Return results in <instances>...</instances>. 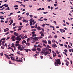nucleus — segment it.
Returning <instances> with one entry per match:
<instances>
[{
    "label": "nucleus",
    "mask_w": 73,
    "mask_h": 73,
    "mask_svg": "<svg viewBox=\"0 0 73 73\" xmlns=\"http://www.w3.org/2000/svg\"><path fill=\"white\" fill-rule=\"evenodd\" d=\"M6 35H8V34H9V32H8L7 33H5Z\"/></svg>",
    "instance_id": "nucleus-55"
},
{
    "label": "nucleus",
    "mask_w": 73,
    "mask_h": 73,
    "mask_svg": "<svg viewBox=\"0 0 73 73\" xmlns=\"http://www.w3.org/2000/svg\"><path fill=\"white\" fill-rule=\"evenodd\" d=\"M58 57H61V56L60 55L58 54Z\"/></svg>",
    "instance_id": "nucleus-61"
},
{
    "label": "nucleus",
    "mask_w": 73,
    "mask_h": 73,
    "mask_svg": "<svg viewBox=\"0 0 73 73\" xmlns=\"http://www.w3.org/2000/svg\"><path fill=\"white\" fill-rule=\"evenodd\" d=\"M26 14L27 16H29V13L28 12L26 13Z\"/></svg>",
    "instance_id": "nucleus-35"
},
{
    "label": "nucleus",
    "mask_w": 73,
    "mask_h": 73,
    "mask_svg": "<svg viewBox=\"0 0 73 73\" xmlns=\"http://www.w3.org/2000/svg\"><path fill=\"white\" fill-rule=\"evenodd\" d=\"M42 27H45V24H43L42 25Z\"/></svg>",
    "instance_id": "nucleus-42"
},
{
    "label": "nucleus",
    "mask_w": 73,
    "mask_h": 73,
    "mask_svg": "<svg viewBox=\"0 0 73 73\" xmlns=\"http://www.w3.org/2000/svg\"><path fill=\"white\" fill-rule=\"evenodd\" d=\"M32 51H34L35 52V51H36V50H37V49L35 48H33L32 49Z\"/></svg>",
    "instance_id": "nucleus-13"
},
{
    "label": "nucleus",
    "mask_w": 73,
    "mask_h": 73,
    "mask_svg": "<svg viewBox=\"0 0 73 73\" xmlns=\"http://www.w3.org/2000/svg\"><path fill=\"white\" fill-rule=\"evenodd\" d=\"M25 44H26L27 45V46H29L31 44V43H30L27 42V43H25Z\"/></svg>",
    "instance_id": "nucleus-12"
},
{
    "label": "nucleus",
    "mask_w": 73,
    "mask_h": 73,
    "mask_svg": "<svg viewBox=\"0 0 73 73\" xmlns=\"http://www.w3.org/2000/svg\"><path fill=\"white\" fill-rule=\"evenodd\" d=\"M31 38H33V39H34L35 40V41H37V37H34V38H32V37H31Z\"/></svg>",
    "instance_id": "nucleus-14"
},
{
    "label": "nucleus",
    "mask_w": 73,
    "mask_h": 73,
    "mask_svg": "<svg viewBox=\"0 0 73 73\" xmlns=\"http://www.w3.org/2000/svg\"><path fill=\"white\" fill-rule=\"evenodd\" d=\"M47 1L49 2L50 1H51L52 2L53 1L52 0H47Z\"/></svg>",
    "instance_id": "nucleus-38"
},
{
    "label": "nucleus",
    "mask_w": 73,
    "mask_h": 73,
    "mask_svg": "<svg viewBox=\"0 0 73 73\" xmlns=\"http://www.w3.org/2000/svg\"><path fill=\"white\" fill-rule=\"evenodd\" d=\"M59 44L60 45V46H63V44H60V42H59Z\"/></svg>",
    "instance_id": "nucleus-41"
},
{
    "label": "nucleus",
    "mask_w": 73,
    "mask_h": 73,
    "mask_svg": "<svg viewBox=\"0 0 73 73\" xmlns=\"http://www.w3.org/2000/svg\"><path fill=\"white\" fill-rule=\"evenodd\" d=\"M64 62H66L67 63H68V64H70L69 62L68 61H67L66 60H64Z\"/></svg>",
    "instance_id": "nucleus-19"
},
{
    "label": "nucleus",
    "mask_w": 73,
    "mask_h": 73,
    "mask_svg": "<svg viewBox=\"0 0 73 73\" xmlns=\"http://www.w3.org/2000/svg\"><path fill=\"white\" fill-rule=\"evenodd\" d=\"M19 7V6L18 5H15L13 7L14 8H16V7Z\"/></svg>",
    "instance_id": "nucleus-25"
},
{
    "label": "nucleus",
    "mask_w": 73,
    "mask_h": 73,
    "mask_svg": "<svg viewBox=\"0 0 73 73\" xmlns=\"http://www.w3.org/2000/svg\"><path fill=\"white\" fill-rule=\"evenodd\" d=\"M68 47L69 48H71V46H69V45H68Z\"/></svg>",
    "instance_id": "nucleus-54"
},
{
    "label": "nucleus",
    "mask_w": 73,
    "mask_h": 73,
    "mask_svg": "<svg viewBox=\"0 0 73 73\" xmlns=\"http://www.w3.org/2000/svg\"><path fill=\"white\" fill-rule=\"evenodd\" d=\"M10 58L11 60H13L14 62L15 61V58H13L12 56H11Z\"/></svg>",
    "instance_id": "nucleus-7"
},
{
    "label": "nucleus",
    "mask_w": 73,
    "mask_h": 73,
    "mask_svg": "<svg viewBox=\"0 0 73 73\" xmlns=\"http://www.w3.org/2000/svg\"><path fill=\"white\" fill-rule=\"evenodd\" d=\"M6 31H7L9 30V29H8V28H6Z\"/></svg>",
    "instance_id": "nucleus-48"
},
{
    "label": "nucleus",
    "mask_w": 73,
    "mask_h": 73,
    "mask_svg": "<svg viewBox=\"0 0 73 73\" xmlns=\"http://www.w3.org/2000/svg\"><path fill=\"white\" fill-rule=\"evenodd\" d=\"M30 40V38H27V42H29Z\"/></svg>",
    "instance_id": "nucleus-26"
},
{
    "label": "nucleus",
    "mask_w": 73,
    "mask_h": 73,
    "mask_svg": "<svg viewBox=\"0 0 73 73\" xmlns=\"http://www.w3.org/2000/svg\"><path fill=\"white\" fill-rule=\"evenodd\" d=\"M54 38H57V36L55 35L54 36Z\"/></svg>",
    "instance_id": "nucleus-51"
},
{
    "label": "nucleus",
    "mask_w": 73,
    "mask_h": 73,
    "mask_svg": "<svg viewBox=\"0 0 73 73\" xmlns=\"http://www.w3.org/2000/svg\"><path fill=\"white\" fill-rule=\"evenodd\" d=\"M50 28H54V27L53 26H50Z\"/></svg>",
    "instance_id": "nucleus-56"
},
{
    "label": "nucleus",
    "mask_w": 73,
    "mask_h": 73,
    "mask_svg": "<svg viewBox=\"0 0 73 73\" xmlns=\"http://www.w3.org/2000/svg\"><path fill=\"white\" fill-rule=\"evenodd\" d=\"M37 47H39V48H41V46L40 45H38L37 46Z\"/></svg>",
    "instance_id": "nucleus-47"
},
{
    "label": "nucleus",
    "mask_w": 73,
    "mask_h": 73,
    "mask_svg": "<svg viewBox=\"0 0 73 73\" xmlns=\"http://www.w3.org/2000/svg\"><path fill=\"white\" fill-rule=\"evenodd\" d=\"M23 21L24 23H28V21H27V20H25V19H24L23 20Z\"/></svg>",
    "instance_id": "nucleus-9"
},
{
    "label": "nucleus",
    "mask_w": 73,
    "mask_h": 73,
    "mask_svg": "<svg viewBox=\"0 0 73 73\" xmlns=\"http://www.w3.org/2000/svg\"><path fill=\"white\" fill-rule=\"evenodd\" d=\"M47 49L49 50V51L50 52H52V50L50 49H49L47 47Z\"/></svg>",
    "instance_id": "nucleus-27"
},
{
    "label": "nucleus",
    "mask_w": 73,
    "mask_h": 73,
    "mask_svg": "<svg viewBox=\"0 0 73 73\" xmlns=\"http://www.w3.org/2000/svg\"><path fill=\"white\" fill-rule=\"evenodd\" d=\"M3 17H3V16H0V19H4V18H3Z\"/></svg>",
    "instance_id": "nucleus-50"
},
{
    "label": "nucleus",
    "mask_w": 73,
    "mask_h": 73,
    "mask_svg": "<svg viewBox=\"0 0 73 73\" xmlns=\"http://www.w3.org/2000/svg\"><path fill=\"white\" fill-rule=\"evenodd\" d=\"M21 48V46H19L18 47V49H20Z\"/></svg>",
    "instance_id": "nucleus-34"
},
{
    "label": "nucleus",
    "mask_w": 73,
    "mask_h": 73,
    "mask_svg": "<svg viewBox=\"0 0 73 73\" xmlns=\"http://www.w3.org/2000/svg\"><path fill=\"white\" fill-rule=\"evenodd\" d=\"M54 65L55 66H59L58 65H61V62L60 59H57L56 62H55Z\"/></svg>",
    "instance_id": "nucleus-1"
},
{
    "label": "nucleus",
    "mask_w": 73,
    "mask_h": 73,
    "mask_svg": "<svg viewBox=\"0 0 73 73\" xmlns=\"http://www.w3.org/2000/svg\"><path fill=\"white\" fill-rule=\"evenodd\" d=\"M16 38L15 36H13L11 37V39L13 41H15V40H16Z\"/></svg>",
    "instance_id": "nucleus-4"
},
{
    "label": "nucleus",
    "mask_w": 73,
    "mask_h": 73,
    "mask_svg": "<svg viewBox=\"0 0 73 73\" xmlns=\"http://www.w3.org/2000/svg\"><path fill=\"white\" fill-rule=\"evenodd\" d=\"M25 50L26 52H28V49H24Z\"/></svg>",
    "instance_id": "nucleus-23"
},
{
    "label": "nucleus",
    "mask_w": 73,
    "mask_h": 73,
    "mask_svg": "<svg viewBox=\"0 0 73 73\" xmlns=\"http://www.w3.org/2000/svg\"><path fill=\"white\" fill-rule=\"evenodd\" d=\"M35 31H33L32 32V34H35Z\"/></svg>",
    "instance_id": "nucleus-52"
},
{
    "label": "nucleus",
    "mask_w": 73,
    "mask_h": 73,
    "mask_svg": "<svg viewBox=\"0 0 73 73\" xmlns=\"http://www.w3.org/2000/svg\"><path fill=\"white\" fill-rule=\"evenodd\" d=\"M53 54V57H55V56H57V55H56V52H54Z\"/></svg>",
    "instance_id": "nucleus-8"
},
{
    "label": "nucleus",
    "mask_w": 73,
    "mask_h": 73,
    "mask_svg": "<svg viewBox=\"0 0 73 73\" xmlns=\"http://www.w3.org/2000/svg\"><path fill=\"white\" fill-rule=\"evenodd\" d=\"M52 42H55V40H54V39L52 40Z\"/></svg>",
    "instance_id": "nucleus-46"
},
{
    "label": "nucleus",
    "mask_w": 73,
    "mask_h": 73,
    "mask_svg": "<svg viewBox=\"0 0 73 73\" xmlns=\"http://www.w3.org/2000/svg\"><path fill=\"white\" fill-rule=\"evenodd\" d=\"M5 43V40H3L2 41V44H4Z\"/></svg>",
    "instance_id": "nucleus-44"
},
{
    "label": "nucleus",
    "mask_w": 73,
    "mask_h": 73,
    "mask_svg": "<svg viewBox=\"0 0 73 73\" xmlns=\"http://www.w3.org/2000/svg\"><path fill=\"white\" fill-rule=\"evenodd\" d=\"M16 43L17 44H19V40H17L16 41Z\"/></svg>",
    "instance_id": "nucleus-33"
},
{
    "label": "nucleus",
    "mask_w": 73,
    "mask_h": 73,
    "mask_svg": "<svg viewBox=\"0 0 73 73\" xmlns=\"http://www.w3.org/2000/svg\"><path fill=\"white\" fill-rule=\"evenodd\" d=\"M52 47L54 48H55V47H57V46L56 45V44L55 43H54L53 44H52Z\"/></svg>",
    "instance_id": "nucleus-6"
},
{
    "label": "nucleus",
    "mask_w": 73,
    "mask_h": 73,
    "mask_svg": "<svg viewBox=\"0 0 73 73\" xmlns=\"http://www.w3.org/2000/svg\"><path fill=\"white\" fill-rule=\"evenodd\" d=\"M35 26H31V28H35Z\"/></svg>",
    "instance_id": "nucleus-57"
},
{
    "label": "nucleus",
    "mask_w": 73,
    "mask_h": 73,
    "mask_svg": "<svg viewBox=\"0 0 73 73\" xmlns=\"http://www.w3.org/2000/svg\"><path fill=\"white\" fill-rule=\"evenodd\" d=\"M14 35H15V36H18V35H19V34H18L16 32H14Z\"/></svg>",
    "instance_id": "nucleus-11"
},
{
    "label": "nucleus",
    "mask_w": 73,
    "mask_h": 73,
    "mask_svg": "<svg viewBox=\"0 0 73 73\" xmlns=\"http://www.w3.org/2000/svg\"><path fill=\"white\" fill-rule=\"evenodd\" d=\"M69 52H71L72 51V52H73V49H69Z\"/></svg>",
    "instance_id": "nucleus-18"
},
{
    "label": "nucleus",
    "mask_w": 73,
    "mask_h": 73,
    "mask_svg": "<svg viewBox=\"0 0 73 73\" xmlns=\"http://www.w3.org/2000/svg\"><path fill=\"white\" fill-rule=\"evenodd\" d=\"M37 24H36V25H35V28H37Z\"/></svg>",
    "instance_id": "nucleus-45"
},
{
    "label": "nucleus",
    "mask_w": 73,
    "mask_h": 73,
    "mask_svg": "<svg viewBox=\"0 0 73 73\" xmlns=\"http://www.w3.org/2000/svg\"><path fill=\"white\" fill-rule=\"evenodd\" d=\"M70 62L71 63V64H72V63H73V62L72 61V60H70Z\"/></svg>",
    "instance_id": "nucleus-59"
},
{
    "label": "nucleus",
    "mask_w": 73,
    "mask_h": 73,
    "mask_svg": "<svg viewBox=\"0 0 73 73\" xmlns=\"http://www.w3.org/2000/svg\"><path fill=\"white\" fill-rule=\"evenodd\" d=\"M26 42H27L26 41H25V40H23L22 41V44H24V43H26Z\"/></svg>",
    "instance_id": "nucleus-10"
},
{
    "label": "nucleus",
    "mask_w": 73,
    "mask_h": 73,
    "mask_svg": "<svg viewBox=\"0 0 73 73\" xmlns=\"http://www.w3.org/2000/svg\"><path fill=\"white\" fill-rule=\"evenodd\" d=\"M30 21H31L30 22V25L31 26H32V22H34V21H35L33 20V19H30Z\"/></svg>",
    "instance_id": "nucleus-5"
},
{
    "label": "nucleus",
    "mask_w": 73,
    "mask_h": 73,
    "mask_svg": "<svg viewBox=\"0 0 73 73\" xmlns=\"http://www.w3.org/2000/svg\"><path fill=\"white\" fill-rule=\"evenodd\" d=\"M29 16H30V17H31V18H32V17H33V15H29Z\"/></svg>",
    "instance_id": "nucleus-39"
},
{
    "label": "nucleus",
    "mask_w": 73,
    "mask_h": 73,
    "mask_svg": "<svg viewBox=\"0 0 73 73\" xmlns=\"http://www.w3.org/2000/svg\"><path fill=\"white\" fill-rule=\"evenodd\" d=\"M19 44L18 43H17L15 44V46H19Z\"/></svg>",
    "instance_id": "nucleus-29"
},
{
    "label": "nucleus",
    "mask_w": 73,
    "mask_h": 73,
    "mask_svg": "<svg viewBox=\"0 0 73 73\" xmlns=\"http://www.w3.org/2000/svg\"><path fill=\"white\" fill-rule=\"evenodd\" d=\"M17 54H19L20 55L21 54H20V51L17 52Z\"/></svg>",
    "instance_id": "nucleus-24"
},
{
    "label": "nucleus",
    "mask_w": 73,
    "mask_h": 73,
    "mask_svg": "<svg viewBox=\"0 0 73 73\" xmlns=\"http://www.w3.org/2000/svg\"><path fill=\"white\" fill-rule=\"evenodd\" d=\"M48 43L49 44H51V41L50 40L48 41Z\"/></svg>",
    "instance_id": "nucleus-20"
},
{
    "label": "nucleus",
    "mask_w": 73,
    "mask_h": 73,
    "mask_svg": "<svg viewBox=\"0 0 73 73\" xmlns=\"http://www.w3.org/2000/svg\"><path fill=\"white\" fill-rule=\"evenodd\" d=\"M4 32H7V30H6V29H4Z\"/></svg>",
    "instance_id": "nucleus-64"
},
{
    "label": "nucleus",
    "mask_w": 73,
    "mask_h": 73,
    "mask_svg": "<svg viewBox=\"0 0 73 73\" xmlns=\"http://www.w3.org/2000/svg\"><path fill=\"white\" fill-rule=\"evenodd\" d=\"M36 30L35 29H33L31 30V31H36Z\"/></svg>",
    "instance_id": "nucleus-28"
},
{
    "label": "nucleus",
    "mask_w": 73,
    "mask_h": 73,
    "mask_svg": "<svg viewBox=\"0 0 73 73\" xmlns=\"http://www.w3.org/2000/svg\"><path fill=\"white\" fill-rule=\"evenodd\" d=\"M47 13V12H43V13H44V14H46Z\"/></svg>",
    "instance_id": "nucleus-53"
},
{
    "label": "nucleus",
    "mask_w": 73,
    "mask_h": 73,
    "mask_svg": "<svg viewBox=\"0 0 73 73\" xmlns=\"http://www.w3.org/2000/svg\"><path fill=\"white\" fill-rule=\"evenodd\" d=\"M41 36H42V37H44V33H42L41 34Z\"/></svg>",
    "instance_id": "nucleus-30"
},
{
    "label": "nucleus",
    "mask_w": 73,
    "mask_h": 73,
    "mask_svg": "<svg viewBox=\"0 0 73 73\" xmlns=\"http://www.w3.org/2000/svg\"><path fill=\"white\" fill-rule=\"evenodd\" d=\"M8 49H12V48L9 47L8 48Z\"/></svg>",
    "instance_id": "nucleus-49"
},
{
    "label": "nucleus",
    "mask_w": 73,
    "mask_h": 73,
    "mask_svg": "<svg viewBox=\"0 0 73 73\" xmlns=\"http://www.w3.org/2000/svg\"><path fill=\"white\" fill-rule=\"evenodd\" d=\"M21 36V35H19L18 36H17L16 37V40H18V41H21V38L20 37Z\"/></svg>",
    "instance_id": "nucleus-3"
},
{
    "label": "nucleus",
    "mask_w": 73,
    "mask_h": 73,
    "mask_svg": "<svg viewBox=\"0 0 73 73\" xmlns=\"http://www.w3.org/2000/svg\"><path fill=\"white\" fill-rule=\"evenodd\" d=\"M60 32H61V33H62V32H62V29H60Z\"/></svg>",
    "instance_id": "nucleus-58"
},
{
    "label": "nucleus",
    "mask_w": 73,
    "mask_h": 73,
    "mask_svg": "<svg viewBox=\"0 0 73 73\" xmlns=\"http://www.w3.org/2000/svg\"><path fill=\"white\" fill-rule=\"evenodd\" d=\"M1 49H4V47H3V46H1Z\"/></svg>",
    "instance_id": "nucleus-37"
},
{
    "label": "nucleus",
    "mask_w": 73,
    "mask_h": 73,
    "mask_svg": "<svg viewBox=\"0 0 73 73\" xmlns=\"http://www.w3.org/2000/svg\"><path fill=\"white\" fill-rule=\"evenodd\" d=\"M40 10H42V9L41 8H40L38 9H37V11H40Z\"/></svg>",
    "instance_id": "nucleus-36"
},
{
    "label": "nucleus",
    "mask_w": 73,
    "mask_h": 73,
    "mask_svg": "<svg viewBox=\"0 0 73 73\" xmlns=\"http://www.w3.org/2000/svg\"><path fill=\"white\" fill-rule=\"evenodd\" d=\"M40 53L41 54H42V53L44 54V56H46L48 54V52L46 51L45 52V50H43L40 52Z\"/></svg>",
    "instance_id": "nucleus-2"
},
{
    "label": "nucleus",
    "mask_w": 73,
    "mask_h": 73,
    "mask_svg": "<svg viewBox=\"0 0 73 73\" xmlns=\"http://www.w3.org/2000/svg\"><path fill=\"white\" fill-rule=\"evenodd\" d=\"M24 37L25 38H27V35H25Z\"/></svg>",
    "instance_id": "nucleus-62"
},
{
    "label": "nucleus",
    "mask_w": 73,
    "mask_h": 73,
    "mask_svg": "<svg viewBox=\"0 0 73 73\" xmlns=\"http://www.w3.org/2000/svg\"><path fill=\"white\" fill-rule=\"evenodd\" d=\"M37 35L36 34H33L32 35V37H36Z\"/></svg>",
    "instance_id": "nucleus-17"
},
{
    "label": "nucleus",
    "mask_w": 73,
    "mask_h": 73,
    "mask_svg": "<svg viewBox=\"0 0 73 73\" xmlns=\"http://www.w3.org/2000/svg\"><path fill=\"white\" fill-rule=\"evenodd\" d=\"M57 4H54V6H55V7H57Z\"/></svg>",
    "instance_id": "nucleus-60"
},
{
    "label": "nucleus",
    "mask_w": 73,
    "mask_h": 73,
    "mask_svg": "<svg viewBox=\"0 0 73 73\" xmlns=\"http://www.w3.org/2000/svg\"><path fill=\"white\" fill-rule=\"evenodd\" d=\"M40 28V27L38 26V27H37V29L38 30V31H40V30H41Z\"/></svg>",
    "instance_id": "nucleus-15"
},
{
    "label": "nucleus",
    "mask_w": 73,
    "mask_h": 73,
    "mask_svg": "<svg viewBox=\"0 0 73 73\" xmlns=\"http://www.w3.org/2000/svg\"><path fill=\"white\" fill-rule=\"evenodd\" d=\"M56 53L57 54H59V52H58V50L56 51Z\"/></svg>",
    "instance_id": "nucleus-43"
},
{
    "label": "nucleus",
    "mask_w": 73,
    "mask_h": 73,
    "mask_svg": "<svg viewBox=\"0 0 73 73\" xmlns=\"http://www.w3.org/2000/svg\"><path fill=\"white\" fill-rule=\"evenodd\" d=\"M3 54H4V53H3V52H2L1 53V56H3Z\"/></svg>",
    "instance_id": "nucleus-31"
},
{
    "label": "nucleus",
    "mask_w": 73,
    "mask_h": 73,
    "mask_svg": "<svg viewBox=\"0 0 73 73\" xmlns=\"http://www.w3.org/2000/svg\"><path fill=\"white\" fill-rule=\"evenodd\" d=\"M46 46L47 48H51V47H50L49 45H47Z\"/></svg>",
    "instance_id": "nucleus-32"
},
{
    "label": "nucleus",
    "mask_w": 73,
    "mask_h": 73,
    "mask_svg": "<svg viewBox=\"0 0 73 73\" xmlns=\"http://www.w3.org/2000/svg\"><path fill=\"white\" fill-rule=\"evenodd\" d=\"M63 53L64 54H65L66 56H67V54H66V53L64 52H63Z\"/></svg>",
    "instance_id": "nucleus-40"
},
{
    "label": "nucleus",
    "mask_w": 73,
    "mask_h": 73,
    "mask_svg": "<svg viewBox=\"0 0 73 73\" xmlns=\"http://www.w3.org/2000/svg\"><path fill=\"white\" fill-rule=\"evenodd\" d=\"M52 38V36L51 35H50L48 36V38Z\"/></svg>",
    "instance_id": "nucleus-22"
},
{
    "label": "nucleus",
    "mask_w": 73,
    "mask_h": 73,
    "mask_svg": "<svg viewBox=\"0 0 73 73\" xmlns=\"http://www.w3.org/2000/svg\"><path fill=\"white\" fill-rule=\"evenodd\" d=\"M37 50L38 51H39V52H40L41 51V49L39 48H37Z\"/></svg>",
    "instance_id": "nucleus-16"
},
{
    "label": "nucleus",
    "mask_w": 73,
    "mask_h": 73,
    "mask_svg": "<svg viewBox=\"0 0 73 73\" xmlns=\"http://www.w3.org/2000/svg\"><path fill=\"white\" fill-rule=\"evenodd\" d=\"M22 48H25V44H23L21 45Z\"/></svg>",
    "instance_id": "nucleus-21"
},
{
    "label": "nucleus",
    "mask_w": 73,
    "mask_h": 73,
    "mask_svg": "<svg viewBox=\"0 0 73 73\" xmlns=\"http://www.w3.org/2000/svg\"><path fill=\"white\" fill-rule=\"evenodd\" d=\"M9 7V6L7 4L5 6V7Z\"/></svg>",
    "instance_id": "nucleus-63"
}]
</instances>
